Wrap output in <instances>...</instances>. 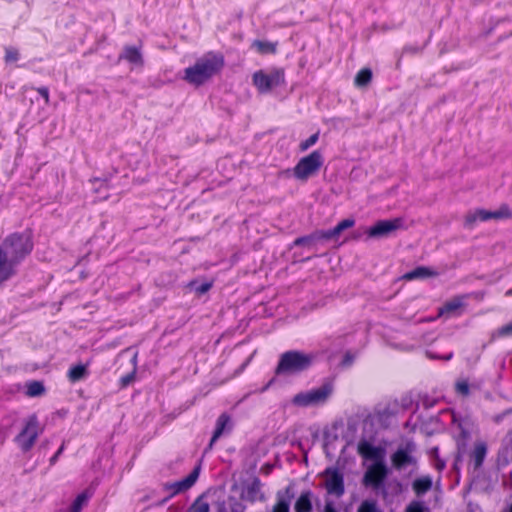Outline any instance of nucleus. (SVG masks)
Returning a JSON list of instances; mask_svg holds the SVG:
<instances>
[{
    "mask_svg": "<svg viewBox=\"0 0 512 512\" xmlns=\"http://www.w3.org/2000/svg\"><path fill=\"white\" fill-rule=\"evenodd\" d=\"M33 244L24 234L14 233L0 245V281L9 279L15 273V266L31 251Z\"/></svg>",
    "mask_w": 512,
    "mask_h": 512,
    "instance_id": "1",
    "label": "nucleus"
},
{
    "mask_svg": "<svg viewBox=\"0 0 512 512\" xmlns=\"http://www.w3.org/2000/svg\"><path fill=\"white\" fill-rule=\"evenodd\" d=\"M221 54L209 52L196 60L193 66L184 70L183 79L189 84L200 86L217 75L224 67Z\"/></svg>",
    "mask_w": 512,
    "mask_h": 512,
    "instance_id": "2",
    "label": "nucleus"
},
{
    "mask_svg": "<svg viewBox=\"0 0 512 512\" xmlns=\"http://www.w3.org/2000/svg\"><path fill=\"white\" fill-rule=\"evenodd\" d=\"M314 356L298 350H290L280 355L275 368L276 375H294L310 368Z\"/></svg>",
    "mask_w": 512,
    "mask_h": 512,
    "instance_id": "3",
    "label": "nucleus"
},
{
    "mask_svg": "<svg viewBox=\"0 0 512 512\" xmlns=\"http://www.w3.org/2000/svg\"><path fill=\"white\" fill-rule=\"evenodd\" d=\"M323 164L324 157L322 153L319 150H315L309 155L302 157L292 170L287 169L283 173L290 174L292 172L297 180L304 182L316 175Z\"/></svg>",
    "mask_w": 512,
    "mask_h": 512,
    "instance_id": "4",
    "label": "nucleus"
},
{
    "mask_svg": "<svg viewBox=\"0 0 512 512\" xmlns=\"http://www.w3.org/2000/svg\"><path fill=\"white\" fill-rule=\"evenodd\" d=\"M332 391V384L325 383L316 389L296 394L292 399V403L300 407L320 405L328 400Z\"/></svg>",
    "mask_w": 512,
    "mask_h": 512,
    "instance_id": "5",
    "label": "nucleus"
},
{
    "mask_svg": "<svg viewBox=\"0 0 512 512\" xmlns=\"http://www.w3.org/2000/svg\"><path fill=\"white\" fill-rule=\"evenodd\" d=\"M43 429L39 425L38 418L35 414L29 416L25 422V426L21 432L15 437V442L19 445L23 452H28L34 446L38 436Z\"/></svg>",
    "mask_w": 512,
    "mask_h": 512,
    "instance_id": "6",
    "label": "nucleus"
},
{
    "mask_svg": "<svg viewBox=\"0 0 512 512\" xmlns=\"http://www.w3.org/2000/svg\"><path fill=\"white\" fill-rule=\"evenodd\" d=\"M417 446L414 441L408 440L400 445L391 455V463L395 470L401 471L407 466H417L418 459L415 456Z\"/></svg>",
    "mask_w": 512,
    "mask_h": 512,
    "instance_id": "7",
    "label": "nucleus"
},
{
    "mask_svg": "<svg viewBox=\"0 0 512 512\" xmlns=\"http://www.w3.org/2000/svg\"><path fill=\"white\" fill-rule=\"evenodd\" d=\"M253 84L260 93H267L285 82L284 70L274 69L270 73L259 70L253 74Z\"/></svg>",
    "mask_w": 512,
    "mask_h": 512,
    "instance_id": "8",
    "label": "nucleus"
},
{
    "mask_svg": "<svg viewBox=\"0 0 512 512\" xmlns=\"http://www.w3.org/2000/svg\"><path fill=\"white\" fill-rule=\"evenodd\" d=\"M405 220L402 217H397L387 220H379L373 226L366 230L369 238H386L394 234L397 230L403 229Z\"/></svg>",
    "mask_w": 512,
    "mask_h": 512,
    "instance_id": "9",
    "label": "nucleus"
},
{
    "mask_svg": "<svg viewBox=\"0 0 512 512\" xmlns=\"http://www.w3.org/2000/svg\"><path fill=\"white\" fill-rule=\"evenodd\" d=\"M389 474V470L383 461H376L364 474L363 484L370 486L374 490L384 488V482Z\"/></svg>",
    "mask_w": 512,
    "mask_h": 512,
    "instance_id": "10",
    "label": "nucleus"
},
{
    "mask_svg": "<svg viewBox=\"0 0 512 512\" xmlns=\"http://www.w3.org/2000/svg\"><path fill=\"white\" fill-rule=\"evenodd\" d=\"M512 217V212L507 205H502L496 211H487L484 209L476 210L469 213L465 217V226L472 227L477 220L487 221L490 219H509Z\"/></svg>",
    "mask_w": 512,
    "mask_h": 512,
    "instance_id": "11",
    "label": "nucleus"
},
{
    "mask_svg": "<svg viewBox=\"0 0 512 512\" xmlns=\"http://www.w3.org/2000/svg\"><path fill=\"white\" fill-rule=\"evenodd\" d=\"M324 475L326 476L327 493L341 497L345 492L343 474L337 468L329 467L324 471Z\"/></svg>",
    "mask_w": 512,
    "mask_h": 512,
    "instance_id": "12",
    "label": "nucleus"
},
{
    "mask_svg": "<svg viewBox=\"0 0 512 512\" xmlns=\"http://www.w3.org/2000/svg\"><path fill=\"white\" fill-rule=\"evenodd\" d=\"M200 469H201L200 465L196 466L192 470V472L188 476H186L184 479L174 482V483L166 484L165 489L170 490L172 496L176 495L178 493L187 491L197 481V479L199 477Z\"/></svg>",
    "mask_w": 512,
    "mask_h": 512,
    "instance_id": "13",
    "label": "nucleus"
},
{
    "mask_svg": "<svg viewBox=\"0 0 512 512\" xmlns=\"http://www.w3.org/2000/svg\"><path fill=\"white\" fill-rule=\"evenodd\" d=\"M232 429L231 417L227 413H222L217 421L214 433L208 445V448L211 449L214 443L225 433L229 432Z\"/></svg>",
    "mask_w": 512,
    "mask_h": 512,
    "instance_id": "14",
    "label": "nucleus"
},
{
    "mask_svg": "<svg viewBox=\"0 0 512 512\" xmlns=\"http://www.w3.org/2000/svg\"><path fill=\"white\" fill-rule=\"evenodd\" d=\"M261 486L262 484L260 479L257 477L253 478L251 483L244 488L242 497L249 502L264 500V495L261 492Z\"/></svg>",
    "mask_w": 512,
    "mask_h": 512,
    "instance_id": "15",
    "label": "nucleus"
},
{
    "mask_svg": "<svg viewBox=\"0 0 512 512\" xmlns=\"http://www.w3.org/2000/svg\"><path fill=\"white\" fill-rule=\"evenodd\" d=\"M487 454V445L483 441L475 443L473 450L470 453V461L474 470H478L483 465L484 459Z\"/></svg>",
    "mask_w": 512,
    "mask_h": 512,
    "instance_id": "16",
    "label": "nucleus"
},
{
    "mask_svg": "<svg viewBox=\"0 0 512 512\" xmlns=\"http://www.w3.org/2000/svg\"><path fill=\"white\" fill-rule=\"evenodd\" d=\"M119 59H125L129 63L137 66H143L144 64L140 49L133 46H125L123 52L119 56Z\"/></svg>",
    "mask_w": 512,
    "mask_h": 512,
    "instance_id": "17",
    "label": "nucleus"
},
{
    "mask_svg": "<svg viewBox=\"0 0 512 512\" xmlns=\"http://www.w3.org/2000/svg\"><path fill=\"white\" fill-rule=\"evenodd\" d=\"M358 453L365 459L376 460L380 458V449L373 446L367 440H361L357 447Z\"/></svg>",
    "mask_w": 512,
    "mask_h": 512,
    "instance_id": "18",
    "label": "nucleus"
},
{
    "mask_svg": "<svg viewBox=\"0 0 512 512\" xmlns=\"http://www.w3.org/2000/svg\"><path fill=\"white\" fill-rule=\"evenodd\" d=\"M433 480L429 475L416 478L412 483V490L417 496H423L432 489Z\"/></svg>",
    "mask_w": 512,
    "mask_h": 512,
    "instance_id": "19",
    "label": "nucleus"
},
{
    "mask_svg": "<svg viewBox=\"0 0 512 512\" xmlns=\"http://www.w3.org/2000/svg\"><path fill=\"white\" fill-rule=\"evenodd\" d=\"M439 273L429 267L419 266L412 271L407 272L403 278L405 280H414V279H426L430 277H436Z\"/></svg>",
    "mask_w": 512,
    "mask_h": 512,
    "instance_id": "20",
    "label": "nucleus"
},
{
    "mask_svg": "<svg viewBox=\"0 0 512 512\" xmlns=\"http://www.w3.org/2000/svg\"><path fill=\"white\" fill-rule=\"evenodd\" d=\"M245 506L235 497L217 503L216 512H244Z\"/></svg>",
    "mask_w": 512,
    "mask_h": 512,
    "instance_id": "21",
    "label": "nucleus"
},
{
    "mask_svg": "<svg viewBox=\"0 0 512 512\" xmlns=\"http://www.w3.org/2000/svg\"><path fill=\"white\" fill-rule=\"evenodd\" d=\"M312 495L310 490L302 492L295 503V512H312Z\"/></svg>",
    "mask_w": 512,
    "mask_h": 512,
    "instance_id": "22",
    "label": "nucleus"
},
{
    "mask_svg": "<svg viewBox=\"0 0 512 512\" xmlns=\"http://www.w3.org/2000/svg\"><path fill=\"white\" fill-rule=\"evenodd\" d=\"M466 296H456L453 297L451 300L447 301L440 309L439 314H451L455 312L456 310L462 308L464 306V300Z\"/></svg>",
    "mask_w": 512,
    "mask_h": 512,
    "instance_id": "23",
    "label": "nucleus"
},
{
    "mask_svg": "<svg viewBox=\"0 0 512 512\" xmlns=\"http://www.w3.org/2000/svg\"><path fill=\"white\" fill-rule=\"evenodd\" d=\"M285 493L287 496L285 497L281 492L277 494V503L274 505L272 512H289L290 502L293 495L290 494V488L287 487Z\"/></svg>",
    "mask_w": 512,
    "mask_h": 512,
    "instance_id": "24",
    "label": "nucleus"
},
{
    "mask_svg": "<svg viewBox=\"0 0 512 512\" xmlns=\"http://www.w3.org/2000/svg\"><path fill=\"white\" fill-rule=\"evenodd\" d=\"M88 375L87 366L79 364L73 366L68 371V378L71 382H77L84 379Z\"/></svg>",
    "mask_w": 512,
    "mask_h": 512,
    "instance_id": "25",
    "label": "nucleus"
},
{
    "mask_svg": "<svg viewBox=\"0 0 512 512\" xmlns=\"http://www.w3.org/2000/svg\"><path fill=\"white\" fill-rule=\"evenodd\" d=\"M372 80V71L369 68L360 70L355 77V85L358 87L367 86Z\"/></svg>",
    "mask_w": 512,
    "mask_h": 512,
    "instance_id": "26",
    "label": "nucleus"
},
{
    "mask_svg": "<svg viewBox=\"0 0 512 512\" xmlns=\"http://www.w3.org/2000/svg\"><path fill=\"white\" fill-rule=\"evenodd\" d=\"M90 496L91 494L88 491H84L79 494L72 503L69 512H81L83 506L86 504Z\"/></svg>",
    "mask_w": 512,
    "mask_h": 512,
    "instance_id": "27",
    "label": "nucleus"
},
{
    "mask_svg": "<svg viewBox=\"0 0 512 512\" xmlns=\"http://www.w3.org/2000/svg\"><path fill=\"white\" fill-rule=\"evenodd\" d=\"M313 237H314L315 241H320V240L328 241V240H332V239H337L339 236L337 233L334 232V228H332L329 230L316 231L313 233Z\"/></svg>",
    "mask_w": 512,
    "mask_h": 512,
    "instance_id": "28",
    "label": "nucleus"
},
{
    "mask_svg": "<svg viewBox=\"0 0 512 512\" xmlns=\"http://www.w3.org/2000/svg\"><path fill=\"white\" fill-rule=\"evenodd\" d=\"M253 47H255L257 49V51L262 54L274 53L276 50L275 45L273 43L260 41V40L254 41Z\"/></svg>",
    "mask_w": 512,
    "mask_h": 512,
    "instance_id": "29",
    "label": "nucleus"
},
{
    "mask_svg": "<svg viewBox=\"0 0 512 512\" xmlns=\"http://www.w3.org/2000/svg\"><path fill=\"white\" fill-rule=\"evenodd\" d=\"M45 391L43 384L39 381H32L27 386V394L31 397L42 395Z\"/></svg>",
    "mask_w": 512,
    "mask_h": 512,
    "instance_id": "30",
    "label": "nucleus"
},
{
    "mask_svg": "<svg viewBox=\"0 0 512 512\" xmlns=\"http://www.w3.org/2000/svg\"><path fill=\"white\" fill-rule=\"evenodd\" d=\"M510 335H512V323L511 322H509L506 325H503L502 327L493 331L491 334V339L494 340L496 338L508 337Z\"/></svg>",
    "mask_w": 512,
    "mask_h": 512,
    "instance_id": "31",
    "label": "nucleus"
},
{
    "mask_svg": "<svg viewBox=\"0 0 512 512\" xmlns=\"http://www.w3.org/2000/svg\"><path fill=\"white\" fill-rule=\"evenodd\" d=\"M404 512H429V508L424 502L413 500L406 506Z\"/></svg>",
    "mask_w": 512,
    "mask_h": 512,
    "instance_id": "32",
    "label": "nucleus"
},
{
    "mask_svg": "<svg viewBox=\"0 0 512 512\" xmlns=\"http://www.w3.org/2000/svg\"><path fill=\"white\" fill-rule=\"evenodd\" d=\"M357 512H382L377 503L372 500H365L359 506Z\"/></svg>",
    "mask_w": 512,
    "mask_h": 512,
    "instance_id": "33",
    "label": "nucleus"
},
{
    "mask_svg": "<svg viewBox=\"0 0 512 512\" xmlns=\"http://www.w3.org/2000/svg\"><path fill=\"white\" fill-rule=\"evenodd\" d=\"M355 224L354 219L347 218L340 221L335 227L334 232L338 234V236L346 229L353 227Z\"/></svg>",
    "mask_w": 512,
    "mask_h": 512,
    "instance_id": "34",
    "label": "nucleus"
},
{
    "mask_svg": "<svg viewBox=\"0 0 512 512\" xmlns=\"http://www.w3.org/2000/svg\"><path fill=\"white\" fill-rule=\"evenodd\" d=\"M318 139H319V132H316V133L312 134L308 139H306L305 141H302L300 143L299 150L301 152H304V151L308 150L311 146L316 144Z\"/></svg>",
    "mask_w": 512,
    "mask_h": 512,
    "instance_id": "35",
    "label": "nucleus"
},
{
    "mask_svg": "<svg viewBox=\"0 0 512 512\" xmlns=\"http://www.w3.org/2000/svg\"><path fill=\"white\" fill-rule=\"evenodd\" d=\"M455 387L456 392L462 396H468L470 393L469 383L467 380L457 381Z\"/></svg>",
    "mask_w": 512,
    "mask_h": 512,
    "instance_id": "36",
    "label": "nucleus"
},
{
    "mask_svg": "<svg viewBox=\"0 0 512 512\" xmlns=\"http://www.w3.org/2000/svg\"><path fill=\"white\" fill-rule=\"evenodd\" d=\"M19 59V53L18 50L12 47L6 48V54H5V61L7 63L9 62H16Z\"/></svg>",
    "mask_w": 512,
    "mask_h": 512,
    "instance_id": "37",
    "label": "nucleus"
},
{
    "mask_svg": "<svg viewBox=\"0 0 512 512\" xmlns=\"http://www.w3.org/2000/svg\"><path fill=\"white\" fill-rule=\"evenodd\" d=\"M191 512H209V504L198 499L192 505Z\"/></svg>",
    "mask_w": 512,
    "mask_h": 512,
    "instance_id": "38",
    "label": "nucleus"
},
{
    "mask_svg": "<svg viewBox=\"0 0 512 512\" xmlns=\"http://www.w3.org/2000/svg\"><path fill=\"white\" fill-rule=\"evenodd\" d=\"M315 241L313 234L299 237L294 241L295 246H310Z\"/></svg>",
    "mask_w": 512,
    "mask_h": 512,
    "instance_id": "39",
    "label": "nucleus"
},
{
    "mask_svg": "<svg viewBox=\"0 0 512 512\" xmlns=\"http://www.w3.org/2000/svg\"><path fill=\"white\" fill-rule=\"evenodd\" d=\"M458 429L460 430L459 437L461 438L462 441H466L467 439L470 438V430L467 427V423H465V422L459 423Z\"/></svg>",
    "mask_w": 512,
    "mask_h": 512,
    "instance_id": "40",
    "label": "nucleus"
},
{
    "mask_svg": "<svg viewBox=\"0 0 512 512\" xmlns=\"http://www.w3.org/2000/svg\"><path fill=\"white\" fill-rule=\"evenodd\" d=\"M212 287V284L210 282H205V283H202L198 286H195V291L199 294H204L206 293L207 291L210 290V288Z\"/></svg>",
    "mask_w": 512,
    "mask_h": 512,
    "instance_id": "41",
    "label": "nucleus"
},
{
    "mask_svg": "<svg viewBox=\"0 0 512 512\" xmlns=\"http://www.w3.org/2000/svg\"><path fill=\"white\" fill-rule=\"evenodd\" d=\"M37 92L44 98L45 103H49V90L47 87H39L36 89Z\"/></svg>",
    "mask_w": 512,
    "mask_h": 512,
    "instance_id": "42",
    "label": "nucleus"
},
{
    "mask_svg": "<svg viewBox=\"0 0 512 512\" xmlns=\"http://www.w3.org/2000/svg\"><path fill=\"white\" fill-rule=\"evenodd\" d=\"M63 450H64V444H62L60 446V448L57 450V452L50 458L49 462H50L51 466H53L57 462V460H58L59 456L62 454Z\"/></svg>",
    "mask_w": 512,
    "mask_h": 512,
    "instance_id": "43",
    "label": "nucleus"
},
{
    "mask_svg": "<svg viewBox=\"0 0 512 512\" xmlns=\"http://www.w3.org/2000/svg\"><path fill=\"white\" fill-rule=\"evenodd\" d=\"M134 380V372L127 374L126 376L121 378L122 386L125 387L129 385Z\"/></svg>",
    "mask_w": 512,
    "mask_h": 512,
    "instance_id": "44",
    "label": "nucleus"
},
{
    "mask_svg": "<svg viewBox=\"0 0 512 512\" xmlns=\"http://www.w3.org/2000/svg\"><path fill=\"white\" fill-rule=\"evenodd\" d=\"M435 460V463H434V467L438 470V471H442L446 464H445V461L441 460L440 458H437V459H434Z\"/></svg>",
    "mask_w": 512,
    "mask_h": 512,
    "instance_id": "45",
    "label": "nucleus"
},
{
    "mask_svg": "<svg viewBox=\"0 0 512 512\" xmlns=\"http://www.w3.org/2000/svg\"><path fill=\"white\" fill-rule=\"evenodd\" d=\"M323 512H337V510L331 502H327Z\"/></svg>",
    "mask_w": 512,
    "mask_h": 512,
    "instance_id": "46",
    "label": "nucleus"
},
{
    "mask_svg": "<svg viewBox=\"0 0 512 512\" xmlns=\"http://www.w3.org/2000/svg\"><path fill=\"white\" fill-rule=\"evenodd\" d=\"M439 450H438V447H434L431 449V456L434 458V459H437L439 458Z\"/></svg>",
    "mask_w": 512,
    "mask_h": 512,
    "instance_id": "47",
    "label": "nucleus"
},
{
    "mask_svg": "<svg viewBox=\"0 0 512 512\" xmlns=\"http://www.w3.org/2000/svg\"><path fill=\"white\" fill-rule=\"evenodd\" d=\"M452 358V353L448 354L446 357H445V360H450Z\"/></svg>",
    "mask_w": 512,
    "mask_h": 512,
    "instance_id": "48",
    "label": "nucleus"
},
{
    "mask_svg": "<svg viewBox=\"0 0 512 512\" xmlns=\"http://www.w3.org/2000/svg\"><path fill=\"white\" fill-rule=\"evenodd\" d=\"M195 285H196V283H195V282H191V283H190V286H192V287H194Z\"/></svg>",
    "mask_w": 512,
    "mask_h": 512,
    "instance_id": "49",
    "label": "nucleus"
}]
</instances>
